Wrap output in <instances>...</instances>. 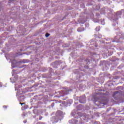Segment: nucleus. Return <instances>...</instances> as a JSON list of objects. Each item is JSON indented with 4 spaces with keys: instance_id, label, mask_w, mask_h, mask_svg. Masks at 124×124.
I'll return each mask as SVG.
<instances>
[{
    "instance_id": "obj_1",
    "label": "nucleus",
    "mask_w": 124,
    "mask_h": 124,
    "mask_svg": "<svg viewBox=\"0 0 124 124\" xmlns=\"http://www.w3.org/2000/svg\"><path fill=\"white\" fill-rule=\"evenodd\" d=\"M49 36H50V34H49V33H46V37H48Z\"/></svg>"
},
{
    "instance_id": "obj_2",
    "label": "nucleus",
    "mask_w": 124,
    "mask_h": 124,
    "mask_svg": "<svg viewBox=\"0 0 124 124\" xmlns=\"http://www.w3.org/2000/svg\"><path fill=\"white\" fill-rule=\"evenodd\" d=\"M20 104H21V105H23V103H20Z\"/></svg>"
}]
</instances>
